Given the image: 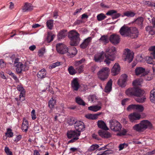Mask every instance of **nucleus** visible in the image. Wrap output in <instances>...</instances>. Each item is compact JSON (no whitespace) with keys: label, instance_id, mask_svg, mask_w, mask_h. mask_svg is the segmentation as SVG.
I'll list each match as a JSON object with an SVG mask.
<instances>
[{"label":"nucleus","instance_id":"4be33fe9","mask_svg":"<svg viewBox=\"0 0 155 155\" xmlns=\"http://www.w3.org/2000/svg\"><path fill=\"white\" fill-rule=\"evenodd\" d=\"M100 42H102L104 45L108 43L109 40V37L107 35H103L99 39Z\"/></svg>","mask_w":155,"mask_h":155},{"label":"nucleus","instance_id":"e2e57ef3","mask_svg":"<svg viewBox=\"0 0 155 155\" xmlns=\"http://www.w3.org/2000/svg\"><path fill=\"white\" fill-rule=\"evenodd\" d=\"M31 116L32 119L33 120H35L36 118V114H35V110H32L31 112Z\"/></svg>","mask_w":155,"mask_h":155},{"label":"nucleus","instance_id":"20e7f679","mask_svg":"<svg viewBox=\"0 0 155 155\" xmlns=\"http://www.w3.org/2000/svg\"><path fill=\"white\" fill-rule=\"evenodd\" d=\"M110 70L109 68L104 67L101 69L97 73L99 78L102 81H104L107 79Z\"/></svg>","mask_w":155,"mask_h":155},{"label":"nucleus","instance_id":"bb28decb","mask_svg":"<svg viewBox=\"0 0 155 155\" xmlns=\"http://www.w3.org/2000/svg\"><path fill=\"white\" fill-rule=\"evenodd\" d=\"M46 75V70L44 69H43L39 71L38 73L37 77L38 78L41 79L45 78Z\"/></svg>","mask_w":155,"mask_h":155},{"label":"nucleus","instance_id":"79ce46f5","mask_svg":"<svg viewBox=\"0 0 155 155\" xmlns=\"http://www.w3.org/2000/svg\"><path fill=\"white\" fill-rule=\"evenodd\" d=\"M99 147V146L98 144H93L88 148V150L90 152H92L97 149Z\"/></svg>","mask_w":155,"mask_h":155},{"label":"nucleus","instance_id":"1a4fd4ad","mask_svg":"<svg viewBox=\"0 0 155 155\" xmlns=\"http://www.w3.org/2000/svg\"><path fill=\"white\" fill-rule=\"evenodd\" d=\"M125 53L126 55L125 61H127L129 63H130L134 58V53L131 51L129 49H125Z\"/></svg>","mask_w":155,"mask_h":155},{"label":"nucleus","instance_id":"6ab92c4d","mask_svg":"<svg viewBox=\"0 0 155 155\" xmlns=\"http://www.w3.org/2000/svg\"><path fill=\"white\" fill-rule=\"evenodd\" d=\"M71 85L74 91H78L80 87L78 79L76 78L72 80L71 81Z\"/></svg>","mask_w":155,"mask_h":155},{"label":"nucleus","instance_id":"6e6d98bb","mask_svg":"<svg viewBox=\"0 0 155 155\" xmlns=\"http://www.w3.org/2000/svg\"><path fill=\"white\" fill-rule=\"evenodd\" d=\"M128 146V144L126 143H124L120 144L119 146V150H121L124 148H126Z\"/></svg>","mask_w":155,"mask_h":155},{"label":"nucleus","instance_id":"a19ab883","mask_svg":"<svg viewBox=\"0 0 155 155\" xmlns=\"http://www.w3.org/2000/svg\"><path fill=\"white\" fill-rule=\"evenodd\" d=\"M153 58L151 57L147 56L146 58V62L148 64H154L155 63L153 61Z\"/></svg>","mask_w":155,"mask_h":155},{"label":"nucleus","instance_id":"dca6fc26","mask_svg":"<svg viewBox=\"0 0 155 155\" xmlns=\"http://www.w3.org/2000/svg\"><path fill=\"white\" fill-rule=\"evenodd\" d=\"M127 76L126 74L122 75L118 81V84L121 87H124L126 85Z\"/></svg>","mask_w":155,"mask_h":155},{"label":"nucleus","instance_id":"9b49d317","mask_svg":"<svg viewBox=\"0 0 155 155\" xmlns=\"http://www.w3.org/2000/svg\"><path fill=\"white\" fill-rule=\"evenodd\" d=\"M77 51L76 48L74 47H68L67 48V52L66 54L68 56L72 57L74 56L77 53Z\"/></svg>","mask_w":155,"mask_h":155},{"label":"nucleus","instance_id":"ddd939ff","mask_svg":"<svg viewBox=\"0 0 155 155\" xmlns=\"http://www.w3.org/2000/svg\"><path fill=\"white\" fill-rule=\"evenodd\" d=\"M74 127L76 130L80 133L81 131L84 130L85 127L84 123L82 121H78L76 123Z\"/></svg>","mask_w":155,"mask_h":155},{"label":"nucleus","instance_id":"680f3d73","mask_svg":"<svg viewBox=\"0 0 155 155\" xmlns=\"http://www.w3.org/2000/svg\"><path fill=\"white\" fill-rule=\"evenodd\" d=\"M136 104H131L129 105L127 108V110H130L131 109H135Z\"/></svg>","mask_w":155,"mask_h":155},{"label":"nucleus","instance_id":"603ef678","mask_svg":"<svg viewBox=\"0 0 155 155\" xmlns=\"http://www.w3.org/2000/svg\"><path fill=\"white\" fill-rule=\"evenodd\" d=\"M85 61V59L84 58H82L79 61H76L74 63V65L76 67H78L81 64L83 63Z\"/></svg>","mask_w":155,"mask_h":155},{"label":"nucleus","instance_id":"4d7b16f0","mask_svg":"<svg viewBox=\"0 0 155 155\" xmlns=\"http://www.w3.org/2000/svg\"><path fill=\"white\" fill-rule=\"evenodd\" d=\"M117 13L116 11L115 10H110L108 11L106 13V15H111L112 16L114 14Z\"/></svg>","mask_w":155,"mask_h":155},{"label":"nucleus","instance_id":"49530a36","mask_svg":"<svg viewBox=\"0 0 155 155\" xmlns=\"http://www.w3.org/2000/svg\"><path fill=\"white\" fill-rule=\"evenodd\" d=\"M149 50L152 51L150 53V54L152 55L154 59H155V46L150 47Z\"/></svg>","mask_w":155,"mask_h":155},{"label":"nucleus","instance_id":"c9c22d12","mask_svg":"<svg viewBox=\"0 0 155 155\" xmlns=\"http://www.w3.org/2000/svg\"><path fill=\"white\" fill-rule=\"evenodd\" d=\"M135 71L136 74L139 75L144 72L145 69L141 67H138L136 68Z\"/></svg>","mask_w":155,"mask_h":155},{"label":"nucleus","instance_id":"aec40b11","mask_svg":"<svg viewBox=\"0 0 155 155\" xmlns=\"http://www.w3.org/2000/svg\"><path fill=\"white\" fill-rule=\"evenodd\" d=\"M129 117L130 121L133 122L136 120H139L140 118V116L139 114L134 113L130 114Z\"/></svg>","mask_w":155,"mask_h":155},{"label":"nucleus","instance_id":"6e6552de","mask_svg":"<svg viewBox=\"0 0 155 155\" xmlns=\"http://www.w3.org/2000/svg\"><path fill=\"white\" fill-rule=\"evenodd\" d=\"M110 41L114 45H117L120 42V36L116 34H112L109 37Z\"/></svg>","mask_w":155,"mask_h":155},{"label":"nucleus","instance_id":"f8f14e48","mask_svg":"<svg viewBox=\"0 0 155 155\" xmlns=\"http://www.w3.org/2000/svg\"><path fill=\"white\" fill-rule=\"evenodd\" d=\"M139 32L137 29L135 27H130V36L131 38H134L138 37Z\"/></svg>","mask_w":155,"mask_h":155},{"label":"nucleus","instance_id":"393cba45","mask_svg":"<svg viewBox=\"0 0 155 155\" xmlns=\"http://www.w3.org/2000/svg\"><path fill=\"white\" fill-rule=\"evenodd\" d=\"M112 81L111 79L108 81L107 84L104 89V91L106 93L109 92L111 90Z\"/></svg>","mask_w":155,"mask_h":155},{"label":"nucleus","instance_id":"09e8293b","mask_svg":"<svg viewBox=\"0 0 155 155\" xmlns=\"http://www.w3.org/2000/svg\"><path fill=\"white\" fill-rule=\"evenodd\" d=\"M55 36L54 35H52L49 33H48L46 40L47 42L49 43L53 41L54 38Z\"/></svg>","mask_w":155,"mask_h":155},{"label":"nucleus","instance_id":"ea45409f","mask_svg":"<svg viewBox=\"0 0 155 155\" xmlns=\"http://www.w3.org/2000/svg\"><path fill=\"white\" fill-rule=\"evenodd\" d=\"M56 103V101L51 98L48 103V106L50 108H52L54 107Z\"/></svg>","mask_w":155,"mask_h":155},{"label":"nucleus","instance_id":"423d86ee","mask_svg":"<svg viewBox=\"0 0 155 155\" xmlns=\"http://www.w3.org/2000/svg\"><path fill=\"white\" fill-rule=\"evenodd\" d=\"M109 124L110 129L114 131L119 132L122 128L120 123L115 120H111L110 121Z\"/></svg>","mask_w":155,"mask_h":155},{"label":"nucleus","instance_id":"c03bdc74","mask_svg":"<svg viewBox=\"0 0 155 155\" xmlns=\"http://www.w3.org/2000/svg\"><path fill=\"white\" fill-rule=\"evenodd\" d=\"M46 23L48 28L50 29H52L53 25V21L52 20H49L47 21Z\"/></svg>","mask_w":155,"mask_h":155},{"label":"nucleus","instance_id":"bf43d9fd","mask_svg":"<svg viewBox=\"0 0 155 155\" xmlns=\"http://www.w3.org/2000/svg\"><path fill=\"white\" fill-rule=\"evenodd\" d=\"M5 150L7 155H11L12 154V152L10 151L8 147H5Z\"/></svg>","mask_w":155,"mask_h":155},{"label":"nucleus","instance_id":"4468645a","mask_svg":"<svg viewBox=\"0 0 155 155\" xmlns=\"http://www.w3.org/2000/svg\"><path fill=\"white\" fill-rule=\"evenodd\" d=\"M104 58V52L102 51L95 55L94 59L96 62H100L103 61Z\"/></svg>","mask_w":155,"mask_h":155},{"label":"nucleus","instance_id":"37998d69","mask_svg":"<svg viewBox=\"0 0 155 155\" xmlns=\"http://www.w3.org/2000/svg\"><path fill=\"white\" fill-rule=\"evenodd\" d=\"M135 14L134 13L130 11H127L124 13V15L127 16L128 17H133L134 16Z\"/></svg>","mask_w":155,"mask_h":155},{"label":"nucleus","instance_id":"39448f33","mask_svg":"<svg viewBox=\"0 0 155 155\" xmlns=\"http://www.w3.org/2000/svg\"><path fill=\"white\" fill-rule=\"evenodd\" d=\"M14 66L16 67V71L18 74L21 73L22 71L25 70L26 65L23 64L21 62H19V59L16 58L14 63Z\"/></svg>","mask_w":155,"mask_h":155},{"label":"nucleus","instance_id":"338daca9","mask_svg":"<svg viewBox=\"0 0 155 155\" xmlns=\"http://www.w3.org/2000/svg\"><path fill=\"white\" fill-rule=\"evenodd\" d=\"M103 153L105 155H107L113 153V151L112 150H107L104 151Z\"/></svg>","mask_w":155,"mask_h":155},{"label":"nucleus","instance_id":"473e14b6","mask_svg":"<svg viewBox=\"0 0 155 155\" xmlns=\"http://www.w3.org/2000/svg\"><path fill=\"white\" fill-rule=\"evenodd\" d=\"M99 115H100V114H88L85 115V117L88 119L95 120L97 118Z\"/></svg>","mask_w":155,"mask_h":155},{"label":"nucleus","instance_id":"412c9836","mask_svg":"<svg viewBox=\"0 0 155 155\" xmlns=\"http://www.w3.org/2000/svg\"><path fill=\"white\" fill-rule=\"evenodd\" d=\"M98 134L101 137L104 138H109L110 137V133L106 131L99 130L98 132Z\"/></svg>","mask_w":155,"mask_h":155},{"label":"nucleus","instance_id":"7ed1b4c3","mask_svg":"<svg viewBox=\"0 0 155 155\" xmlns=\"http://www.w3.org/2000/svg\"><path fill=\"white\" fill-rule=\"evenodd\" d=\"M116 50V48L114 47L109 48L106 50V53L105 54L106 59L104 62L107 64L110 63V61H113L115 59V54L114 52Z\"/></svg>","mask_w":155,"mask_h":155},{"label":"nucleus","instance_id":"e433bc0d","mask_svg":"<svg viewBox=\"0 0 155 155\" xmlns=\"http://www.w3.org/2000/svg\"><path fill=\"white\" fill-rule=\"evenodd\" d=\"M17 89L18 91L21 92L19 95L20 98L23 97L25 95V91L23 87L21 86L18 85L17 87Z\"/></svg>","mask_w":155,"mask_h":155},{"label":"nucleus","instance_id":"cd10ccee","mask_svg":"<svg viewBox=\"0 0 155 155\" xmlns=\"http://www.w3.org/2000/svg\"><path fill=\"white\" fill-rule=\"evenodd\" d=\"M99 106L96 105L94 106H91L88 107L89 110L94 111H97L100 110L101 108V103L100 102H99L98 103Z\"/></svg>","mask_w":155,"mask_h":155},{"label":"nucleus","instance_id":"f03ea898","mask_svg":"<svg viewBox=\"0 0 155 155\" xmlns=\"http://www.w3.org/2000/svg\"><path fill=\"white\" fill-rule=\"evenodd\" d=\"M79 34L74 30L71 31L68 35V38L70 39V45L71 46L78 45L80 40Z\"/></svg>","mask_w":155,"mask_h":155},{"label":"nucleus","instance_id":"4c0bfd02","mask_svg":"<svg viewBox=\"0 0 155 155\" xmlns=\"http://www.w3.org/2000/svg\"><path fill=\"white\" fill-rule=\"evenodd\" d=\"M137 97L135 98V100L139 103H143L145 101L146 97L143 95L142 96H137Z\"/></svg>","mask_w":155,"mask_h":155},{"label":"nucleus","instance_id":"0e129e2a","mask_svg":"<svg viewBox=\"0 0 155 155\" xmlns=\"http://www.w3.org/2000/svg\"><path fill=\"white\" fill-rule=\"evenodd\" d=\"M45 52V50L44 49H41L38 52V55L39 56H42Z\"/></svg>","mask_w":155,"mask_h":155},{"label":"nucleus","instance_id":"c85d7f7f","mask_svg":"<svg viewBox=\"0 0 155 155\" xmlns=\"http://www.w3.org/2000/svg\"><path fill=\"white\" fill-rule=\"evenodd\" d=\"M32 9V6L30 3H26L23 8L22 10L24 12H25L31 11Z\"/></svg>","mask_w":155,"mask_h":155},{"label":"nucleus","instance_id":"7c9ffc66","mask_svg":"<svg viewBox=\"0 0 155 155\" xmlns=\"http://www.w3.org/2000/svg\"><path fill=\"white\" fill-rule=\"evenodd\" d=\"M135 91L134 96H142L143 95L144 92L141 89L138 88H135Z\"/></svg>","mask_w":155,"mask_h":155},{"label":"nucleus","instance_id":"5701e85b","mask_svg":"<svg viewBox=\"0 0 155 155\" xmlns=\"http://www.w3.org/2000/svg\"><path fill=\"white\" fill-rule=\"evenodd\" d=\"M28 127V122L25 118H23L21 127V129L23 131L26 132L27 131Z\"/></svg>","mask_w":155,"mask_h":155},{"label":"nucleus","instance_id":"052dcab7","mask_svg":"<svg viewBox=\"0 0 155 155\" xmlns=\"http://www.w3.org/2000/svg\"><path fill=\"white\" fill-rule=\"evenodd\" d=\"M113 15L112 16V18L113 19H116L118 18L119 17H120L121 15V14L119 13H116Z\"/></svg>","mask_w":155,"mask_h":155},{"label":"nucleus","instance_id":"c756f323","mask_svg":"<svg viewBox=\"0 0 155 155\" xmlns=\"http://www.w3.org/2000/svg\"><path fill=\"white\" fill-rule=\"evenodd\" d=\"M135 88H133L128 89L126 91V94L129 96H134Z\"/></svg>","mask_w":155,"mask_h":155},{"label":"nucleus","instance_id":"58836bf2","mask_svg":"<svg viewBox=\"0 0 155 155\" xmlns=\"http://www.w3.org/2000/svg\"><path fill=\"white\" fill-rule=\"evenodd\" d=\"M152 26H147L146 28V30L149 32V33L151 35H153L155 34V31L153 29Z\"/></svg>","mask_w":155,"mask_h":155},{"label":"nucleus","instance_id":"a211bd4d","mask_svg":"<svg viewBox=\"0 0 155 155\" xmlns=\"http://www.w3.org/2000/svg\"><path fill=\"white\" fill-rule=\"evenodd\" d=\"M120 70V68L118 63H115L111 69V73L114 76H115L118 74Z\"/></svg>","mask_w":155,"mask_h":155},{"label":"nucleus","instance_id":"9d476101","mask_svg":"<svg viewBox=\"0 0 155 155\" xmlns=\"http://www.w3.org/2000/svg\"><path fill=\"white\" fill-rule=\"evenodd\" d=\"M130 27L125 26H122L120 29L119 32L121 35L129 37Z\"/></svg>","mask_w":155,"mask_h":155},{"label":"nucleus","instance_id":"5fc2aeb1","mask_svg":"<svg viewBox=\"0 0 155 155\" xmlns=\"http://www.w3.org/2000/svg\"><path fill=\"white\" fill-rule=\"evenodd\" d=\"M11 129L8 128L7 129V132L5 133L6 135L9 137H12L13 136V133L11 132Z\"/></svg>","mask_w":155,"mask_h":155},{"label":"nucleus","instance_id":"13d9d810","mask_svg":"<svg viewBox=\"0 0 155 155\" xmlns=\"http://www.w3.org/2000/svg\"><path fill=\"white\" fill-rule=\"evenodd\" d=\"M84 67V66L83 65H82L78 67H76V69L79 73H81L83 71Z\"/></svg>","mask_w":155,"mask_h":155},{"label":"nucleus","instance_id":"69168bd1","mask_svg":"<svg viewBox=\"0 0 155 155\" xmlns=\"http://www.w3.org/2000/svg\"><path fill=\"white\" fill-rule=\"evenodd\" d=\"M11 76L15 80L16 82H19V80L15 74H12Z\"/></svg>","mask_w":155,"mask_h":155},{"label":"nucleus","instance_id":"de8ad7c7","mask_svg":"<svg viewBox=\"0 0 155 155\" xmlns=\"http://www.w3.org/2000/svg\"><path fill=\"white\" fill-rule=\"evenodd\" d=\"M135 109L139 112H142L144 110V108L142 105L137 104L136 105Z\"/></svg>","mask_w":155,"mask_h":155},{"label":"nucleus","instance_id":"a878e982","mask_svg":"<svg viewBox=\"0 0 155 155\" xmlns=\"http://www.w3.org/2000/svg\"><path fill=\"white\" fill-rule=\"evenodd\" d=\"M97 125L98 127L102 129L105 130H107L108 128L106 124L104 121L102 120H99L97 122Z\"/></svg>","mask_w":155,"mask_h":155},{"label":"nucleus","instance_id":"a18cd8bd","mask_svg":"<svg viewBox=\"0 0 155 155\" xmlns=\"http://www.w3.org/2000/svg\"><path fill=\"white\" fill-rule=\"evenodd\" d=\"M97 17L98 21H101L105 19L106 18V16L104 14L101 13L98 14Z\"/></svg>","mask_w":155,"mask_h":155},{"label":"nucleus","instance_id":"72a5a7b5","mask_svg":"<svg viewBox=\"0 0 155 155\" xmlns=\"http://www.w3.org/2000/svg\"><path fill=\"white\" fill-rule=\"evenodd\" d=\"M75 101L79 105L83 106H84L85 105V102L79 96L75 98Z\"/></svg>","mask_w":155,"mask_h":155},{"label":"nucleus","instance_id":"f257e3e1","mask_svg":"<svg viewBox=\"0 0 155 155\" xmlns=\"http://www.w3.org/2000/svg\"><path fill=\"white\" fill-rule=\"evenodd\" d=\"M153 127L152 124L149 121L146 120H143L141 122L137 124L133 127L134 130L138 132H142L147 128L151 129Z\"/></svg>","mask_w":155,"mask_h":155},{"label":"nucleus","instance_id":"864d4df0","mask_svg":"<svg viewBox=\"0 0 155 155\" xmlns=\"http://www.w3.org/2000/svg\"><path fill=\"white\" fill-rule=\"evenodd\" d=\"M77 121L74 118L72 117L69 119L68 123L70 125H72L73 124L75 125Z\"/></svg>","mask_w":155,"mask_h":155},{"label":"nucleus","instance_id":"f3484780","mask_svg":"<svg viewBox=\"0 0 155 155\" xmlns=\"http://www.w3.org/2000/svg\"><path fill=\"white\" fill-rule=\"evenodd\" d=\"M80 135V133L79 132H77L75 130H71L68 131L67 133V136L68 138H72L79 137Z\"/></svg>","mask_w":155,"mask_h":155},{"label":"nucleus","instance_id":"774afa93","mask_svg":"<svg viewBox=\"0 0 155 155\" xmlns=\"http://www.w3.org/2000/svg\"><path fill=\"white\" fill-rule=\"evenodd\" d=\"M97 68V66L96 65H94L91 67V70L92 72H93L94 73L96 69Z\"/></svg>","mask_w":155,"mask_h":155},{"label":"nucleus","instance_id":"3c124183","mask_svg":"<svg viewBox=\"0 0 155 155\" xmlns=\"http://www.w3.org/2000/svg\"><path fill=\"white\" fill-rule=\"evenodd\" d=\"M68 71L69 74L72 75L75 74L76 73L75 69L72 66L69 67L68 68Z\"/></svg>","mask_w":155,"mask_h":155},{"label":"nucleus","instance_id":"2eb2a0df","mask_svg":"<svg viewBox=\"0 0 155 155\" xmlns=\"http://www.w3.org/2000/svg\"><path fill=\"white\" fill-rule=\"evenodd\" d=\"M92 38L90 37L85 39L80 45L81 48L84 49L90 45L92 41Z\"/></svg>","mask_w":155,"mask_h":155},{"label":"nucleus","instance_id":"0eeeda50","mask_svg":"<svg viewBox=\"0 0 155 155\" xmlns=\"http://www.w3.org/2000/svg\"><path fill=\"white\" fill-rule=\"evenodd\" d=\"M56 50L57 52L62 54H66L67 48L62 43H58L56 45Z\"/></svg>","mask_w":155,"mask_h":155},{"label":"nucleus","instance_id":"2f4dec72","mask_svg":"<svg viewBox=\"0 0 155 155\" xmlns=\"http://www.w3.org/2000/svg\"><path fill=\"white\" fill-rule=\"evenodd\" d=\"M67 31L65 30H62L60 31L58 35V39H62L64 38L67 36Z\"/></svg>","mask_w":155,"mask_h":155},{"label":"nucleus","instance_id":"f704fd0d","mask_svg":"<svg viewBox=\"0 0 155 155\" xmlns=\"http://www.w3.org/2000/svg\"><path fill=\"white\" fill-rule=\"evenodd\" d=\"M150 98L152 102L155 103V89H153L151 91Z\"/></svg>","mask_w":155,"mask_h":155},{"label":"nucleus","instance_id":"b1692460","mask_svg":"<svg viewBox=\"0 0 155 155\" xmlns=\"http://www.w3.org/2000/svg\"><path fill=\"white\" fill-rule=\"evenodd\" d=\"M143 18L142 17H140L137 18V19L135 20L133 23H135L136 24L138 25L140 29H141L143 26Z\"/></svg>","mask_w":155,"mask_h":155},{"label":"nucleus","instance_id":"8fccbe9b","mask_svg":"<svg viewBox=\"0 0 155 155\" xmlns=\"http://www.w3.org/2000/svg\"><path fill=\"white\" fill-rule=\"evenodd\" d=\"M61 62H57L51 64L49 67L50 69H52L56 67L59 66L61 64Z\"/></svg>","mask_w":155,"mask_h":155}]
</instances>
